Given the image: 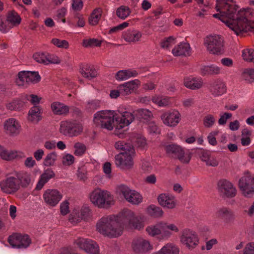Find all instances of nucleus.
I'll use <instances>...</instances> for the list:
<instances>
[{
    "instance_id": "obj_1",
    "label": "nucleus",
    "mask_w": 254,
    "mask_h": 254,
    "mask_svg": "<svg viewBox=\"0 0 254 254\" xmlns=\"http://www.w3.org/2000/svg\"><path fill=\"white\" fill-rule=\"evenodd\" d=\"M215 8L218 13L213 17L224 23L236 35L254 31V10L239 8L235 0H216Z\"/></svg>"
},
{
    "instance_id": "obj_2",
    "label": "nucleus",
    "mask_w": 254,
    "mask_h": 254,
    "mask_svg": "<svg viewBox=\"0 0 254 254\" xmlns=\"http://www.w3.org/2000/svg\"><path fill=\"white\" fill-rule=\"evenodd\" d=\"M144 217L137 215L130 210H126L118 215L102 217L96 224L97 231L102 235L115 238L120 236L124 229L128 230H141L144 228Z\"/></svg>"
},
{
    "instance_id": "obj_3",
    "label": "nucleus",
    "mask_w": 254,
    "mask_h": 254,
    "mask_svg": "<svg viewBox=\"0 0 254 254\" xmlns=\"http://www.w3.org/2000/svg\"><path fill=\"white\" fill-rule=\"evenodd\" d=\"M133 119L132 113L124 111L120 108L117 112L112 110H102L96 112L94 116L93 122L97 126L109 130L114 128L120 130L130 125Z\"/></svg>"
},
{
    "instance_id": "obj_4",
    "label": "nucleus",
    "mask_w": 254,
    "mask_h": 254,
    "mask_svg": "<svg viewBox=\"0 0 254 254\" xmlns=\"http://www.w3.org/2000/svg\"><path fill=\"white\" fill-rule=\"evenodd\" d=\"M146 234L150 237L156 238L159 241L167 240L173 234L179 232L178 225L174 223L161 221L148 225L145 228Z\"/></svg>"
},
{
    "instance_id": "obj_5",
    "label": "nucleus",
    "mask_w": 254,
    "mask_h": 254,
    "mask_svg": "<svg viewBox=\"0 0 254 254\" xmlns=\"http://www.w3.org/2000/svg\"><path fill=\"white\" fill-rule=\"evenodd\" d=\"M90 202L100 208H108L115 203L114 196L111 193L100 188L93 190L89 194Z\"/></svg>"
},
{
    "instance_id": "obj_6",
    "label": "nucleus",
    "mask_w": 254,
    "mask_h": 254,
    "mask_svg": "<svg viewBox=\"0 0 254 254\" xmlns=\"http://www.w3.org/2000/svg\"><path fill=\"white\" fill-rule=\"evenodd\" d=\"M204 45L211 54L220 55L224 52L223 40L218 35H210L204 39Z\"/></svg>"
},
{
    "instance_id": "obj_7",
    "label": "nucleus",
    "mask_w": 254,
    "mask_h": 254,
    "mask_svg": "<svg viewBox=\"0 0 254 254\" xmlns=\"http://www.w3.org/2000/svg\"><path fill=\"white\" fill-rule=\"evenodd\" d=\"M60 132L63 135L72 137L79 135L83 131L81 124L70 121H63L60 123Z\"/></svg>"
},
{
    "instance_id": "obj_8",
    "label": "nucleus",
    "mask_w": 254,
    "mask_h": 254,
    "mask_svg": "<svg viewBox=\"0 0 254 254\" xmlns=\"http://www.w3.org/2000/svg\"><path fill=\"white\" fill-rule=\"evenodd\" d=\"M117 192L129 203L133 205H138L142 201V195L137 191L130 189L124 185H121L117 188Z\"/></svg>"
},
{
    "instance_id": "obj_9",
    "label": "nucleus",
    "mask_w": 254,
    "mask_h": 254,
    "mask_svg": "<svg viewBox=\"0 0 254 254\" xmlns=\"http://www.w3.org/2000/svg\"><path fill=\"white\" fill-rule=\"evenodd\" d=\"M180 242L188 249H194L199 243V239L196 233L190 229L182 230L180 236Z\"/></svg>"
},
{
    "instance_id": "obj_10",
    "label": "nucleus",
    "mask_w": 254,
    "mask_h": 254,
    "mask_svg": "<svg viewBox=\"0 0 254 254\" xmlns=\"http://www.w3.org/2000/svg\"><path fill=\"white\" fill-rule=\"evenodd\" d=\"M134 149H130L129 151L122 152L115 156V164L117 167L121 169H130L134 164Z\"/></svg>"
},
{
    "instance_id": "obj_11",
    "label": "nucleus",
    "mask_w": 254,
    "mask_h": 254,
    "mask_svg": "<svg viewBox=\"0 0 254 254\" xmlns=\"http://www.w3.org/2000/svg\"><path fill=\"white\" fill-rule=\"evenodd\" d=\"M253 177L249 173L242 177L239 182V187L242 194L246 197L251 198L254 195V183Z\"/></svg>"
},
{
    "instance_id": "obj_12",
    "label": "nucleus",
    "mask_w": 254,
    "mask_h": 254,
    "mask_svg": "<svg viewBox=\"0 0 254 254\" xmlns=\"http://www.w3.org/2000/svg\"><path fill=\"white\" fill-rule=\"evenodd\" d=\"M21 18L18 14L14 11L8 13L6 20L0 16V30L3 33L7 32L14 26L20 24Z\"/></svg>"
},
{
    "instance_id": "obj_13",
    "label": "nucleus",
    "mask_w": 254,
    "mask_h": 254,
    "mask_svg": "<svg viewBox=\"0 0 254 254\" xmlns=\"http://www.w3.org/2000/svg\"><path fill=\"white\" fill-rule=\"evenodd\" d=\"M8 242L12 248L18 249H25L31 243L28 235L20 233H15L10 236Z\"/></svg>"
},
{
    "instance_id": "obj_14",
    "label": "nucleus",
    "mask_w": 254,
    "mask_h": 254,
    "mask_svg": "<svg viewBox=\"0 0 254 254\" xmlns=\"http://www.w3.org/2000/svg\"><path fill=\"white\" fill-rule=\"evenodd\" d=\"M132 250L137 254H144L153 250L150 241L142 237L134 238L131 243Z\"/></svg>"
},
{
    "instance_id": "obj_15",
    "label": "nucleus",
    "mask_w": 254,
    "mask_h": 254,
    "mask_svg": "<svg viewBox=\"0 0 254 254\" xmlns=\"http://www.w3.org/2000/svg\"><path fill=\"white\" fill-rule=\"evenodd\" d=\"M163 124L167 127H175L181 120V115L177 110H171L163 112L160 116Z\"/></svg>"
},
{
    "instance_id": "obj_16",
    "label": "nucleus",
    "mask_w": 254,
    "mask_h": 254,
    "mask_svg": "<svg viewBox=\"0 0 254 254\" xmlns=\"http://www.w3.org/2000/svg\"><path fill=\"white\" fill-rule=\"evenodd\" d=\"M76 245L86 253L91 254H99V247L94 241L83 238H79L75 241Z\"/></svg>"
},
{
    "instance_id": "obj_17",
    "label": "nucleus",
    "mask_w": 254,
    "mask_h": 254,
    "mask_svg": "<svg viewBox=\"0 0 254 254\" xmlns=\"http://www.w3.org/2000/svg\"><path fill=\"white\" fill-rule=\"evenodd\" d=\"M90 214V209L89 207L86 206H76L70 213L69 220L73 224H75L82 220L88 218Z\"/></svg>"
},
{
    "instance_id": "obj_18",
    "label": "nucleus",
    "mask_w": 254,
    "mask_h": 254,
    "mask_svg": "<svg viewBox=\"0 0 254 254\" xmlns=\"http://www.w3.org/2000/svg\"><path fill=\"white\" fill-rule=\"evenodd\" d=\"M2 127L4 133L11 136H17L21 131L19 122L13 118L5 120L3 123Z\"/></svg>"
},
{
    "instance_id": "obj_19",
    "label": "nucleus",
    "mask_w": 254,
    "mask_h": 254,
    "mask_svg": "<svg viewBox=\"0 0 254 254\" xmlns=\"http://www.w3.org/2000/svg\"><path fill=\"white\" fill-rule=\"evenodd\" d=\"M43 198L47 205L54 207L61 201L63 198V195L57 189H49L44 192Z\"/></svg>"
},
{
    "instance_id": "obj_20",
    "label": "nucleus",
    "mask_w": 254,
    "mask_h": 254,
    "mask_svg": "<svg viewBox=\"0 0 254 254\" xmlns=\"http://www.w3.org/2000/svg\"><path fill=\"white\" fill-rule=\"evenodd\" d=\"M218 190L224 197L232 198L236 196L237 190L234 185L227 180H220L218 183Z\"/></svg>"
},
{
    "instance_id": "obj_21",
    "label": "nucleus",
    "mask_w": 254,
    "mask_h": 254,
    "mask_svg": "<svg viewBox=\"0 0 254 254\" xmlns=\"http://www.w3.org/2000/svg\"><path fill=\"white\" fill-rule=\"evenodd\" d=\"M157 200L162 207L168 209H174L177 205V200L175 196L168 193L159 194L158 196Z\"/></svg>"
},
{
    "instance_id": "obj_22",
    "label": "nucleus",
    "mask_w": 254,
    "mask_h": 254,
    "mask_svg": "<svg viewBox=\"0 0 254 254\" xmlns=\"http://www.w3.org/2000/svg\"><path fill=\"white\" fill-rule=\"evenodd\" d=\"M19 183L15 177H9L0 183V188L4 192L11 193L19 188Z\"/></svg>"
},
{
    "instance_id": "obj_23",
    "label": "nucleus",
    "mask_w": 254,
    "mask_h": 254,
    "mask_svg": "<svg viewBox=\"0 0 254 254\" xmlns=\"http://www.w3.org/2000/svg\"><path fill=\"white\" fill-rule=\"evenodd\" d=\"M25 157L23 152L15 150H7L0 146V157L5 160L10 161L14 159L22 158Z\"/></svg>"
},
{
    "instance_id": "obj_24",
    "label": "nucleus",
    "mask_w": 254,
    "mask_h": 254,
    "mask_svg": "<svg viewBox=\"0 0 254 254\" xmlns=\"http://www.w3.org/2000/svg\"><path fill=\"white\" fill-rule=\"evenodd\" d=\"M203 84L202 79L200 77L190 75L184 79V86L190 89L195 90L202 87Z\"/></svg>"
},
{
    "instance_id": "obj_25",
    "label": "nucleus",
    "mask_w": 254,
    "mask_h": 254,
    "mask_svg": "<svg viewBox=\"0 0 254 254\" xmlns=\"http://www.w3.org/2000/svg\"><path fill=\"white\" fill-rule=\"evenodd\" d=\"M55 176V173L51 168H48L44 170L43 173L40 175L39 180L36 184L35 189L36 190H41L44 185L48 183L51 179L54 178Z\"/></svg>"
},
{
    "instance_id": "obj_26",
    "label": "nucleus",
    "mask_w": 254,
    "mask_h": 254,
    "mask_svg": "<svg viewBox=\"0 0 254 254\" xmlns=\"http://www.w3.org/2000/svg\"><path fill=\"white\" fill-rule=\"evenodd\" d=\"M139 84L140 81L138 79H134L120 85L118 88L121 94L127 95L136 90Z\"/></svg>"
},
{
    "instance_id": "obj_27",
    "label": "nucleus",
    "mask_w": 254,
    "mask_h": 254,
    "mask_svg": "<svg viewBox=\"0 0 254 254\" xmlns=\"http://www.w3.org/2000/svg\"><path fill=\"white\" fill-rule=\"evenodd\" d=\"M172 53L174 56H190L191 53V49L189 43L183 42L172 49Z\"/></svg>"
},
{
    "instance_id": "obj_28",
    "label": "nucleus",
    "mask_w": 254,
    "mask_h": 254,
    "mask_svg": "<svg viewBox=\"0 0 254 254\" xmlns=\"http://www.w3.org/2000/svg\"><path fill=\"white\" fill-rule=\"evenodd\" d=\"M142 34L135 29H128L123 33V38L128 43H136L140 41Z\"/></svg>"
},
{
    "instance_id": "obj_29",
    "label": "nucleus",
    "mask_w": 254,
    "mask_h": 254,
    "mask_svg": "<svg viewBox=\"0 0 254 254\" xmlns=\"http://www.w3.org/2000/svg\"><path fill=\"white\" fill-rule=\"evenodd\" d=\"M138 72L133 69H123L118 71L115 77L118 81H122L137 76Z\"/></svg>"
},
{
    "instance_id": "obj_30",
    "label": "nucleus",
    "mask_w": 254,
    "mask_h": 254,
    "mask_svg": "<svg viewBox=\"0 0 254 254\" xmlns=\"http://www.w3.org/2000/svg\"><path fill=\"white\" fill-rule=\"evenodd\" d=\"M210 91L214 96L218 97L226 93V87L222 81L217 80L211 84Z\"/></svg>"
},
{
    "instance_id": "obj_31",
    "label": "nucleus",
    "mask_w": 254,
    "mask_h": 254,
    "mask_svg": "<svg viewBox=\"0 0 254 254\" xmlns=\"http://www.w3.org/2000/svg\"><path fill=\"white\" fill-rule=\"evenodd\" d=\"M79 72L85 78L91 79L95 77L97 75L96 69L91 65L88 64H82L80 66Z\"/></svg>"
},
{
    "instance_id": "obj_32",
    "label": "nucleus",
    "mask_w": 254,
    "mask_h": 254,
    "mask_svg": "<svg viewBox=\"0 0 254 254\" xmlns=\"http://www.w3.org/2000/svg\"><path fill=\"white\" fill-rule=\"evenodd\" d=\"M27 119L33 124H37L41 119V109L39 106H34L29 111Z\"/></svg>"
},
{
    "instance_id": "obj_33",
    "label": "nucleus",
    "mask_w": 254,
    "mask_h": 254,
    "mask_svg": "<svg viewBox=\"0 0 254 254\" xmlns=\"http://www.w3.org/2000/svg\"><path fill=\"white\" fill-rule=\"evenodd\" d=\"M15 176L19 183V186L21 185L23 187H27L32 182L31 173L26 171L16 172Z\"/></svg>"
},
{
    "instance_id": "obj_34",
    "label": "nucleus",
    "mask_w": 254,
    "mask_h": 254,
    "mask_svg": "<svg viewBox=\"0 0 254 254\" xmlns=\"http://www.w3.org/2000/svg\"><path fill=\"white\" fill-rule=\"evenodd\" d=\"M51 106L53 112L56 115H65L69 111V108L68 106L59 102L53 103Z\"/></svg>"
},
{
    "instance_id": "obj_35",
    "label": "nucleus",
    "mask_w": 254,
    "mask_h": 254,
    "mask_svg": "<svg viewBox=\"0 0 254 254\" xmlns=\"http://www.w3.org/2000/svg\"><path fill=\"white\" fill-rule=\"evenodd\" d=\"M58 159V154L56 152H51L46 154L43 159L42 165L45 167H51L55 165Z\"/></svg>"
},
{
    "instance_id": "obj_36",
    "label": "nucleus",
    "mask_w": 254,
    "mask_h": 254,
    "mask_svg": "<svg viewBox=\"0 0 254 254\" xmlns=\"http://www.w3.org/2000/svg\"><path fill=\"white\" fill-rule=\"evenodd\" d=\"M73 153L78 157L83 156L87 152V146L83 142H76L73 145Z\"/></svg>"
},
{
    "instance_id": "obj_37",
    "label": "nucleus",
    "mask_w": 254,
    "mask_h": 254,
    "mask_svg": "<svg viewBox=\"0 0 254 254\" xmlns=\"http://www.w3.org/2000/svg\"><path fill=\"white\" fill-rule=\"evenodd\" d=\"M147 213L153 218H160L164 214L162 209L154 205H151L147 207Z\"/></svg>"
},
{
    "instance_id": "obj_38",
    "label": "nucleus",
    "mask_w": 254,
    "mask_h": 254,
    "mask_svg": "<svg viewBox=\"0 0 254 254\" xmlns=\"http://www.w3.org/2000/svg\"><path fill=\"white\" fill-rule=\"evenodd\" d=\"M134 145L137 148L143 149L147 147V142L145 138L140 134H136L132 139Z\"/></svg>"
},
{
    "instance_id": "obj_39",
    "label": "nucleus",
    "mask_w": 254,
    "mask_h": 254,
    "mask_svg": "<svg viewBox=\"0 0 254 254\" xmlns=\"http://www.w3.org/2000/svg\"><path fill=\"white\" fill-rule=\"evenodd\" d=\"M28 71H21L17 75L16 83L19 86H25L28 84Z\"/></svg>"
},
{
    "instance_id": "obj_40",
    "label": "nucleus",
    "mask_w": 254,
    "mask_h": 254,
    "mask_svg": "<svg viewBox=\"0 0 254 254\" xmlns=\"http://www.w3.org/2000/svg\"><path fill=\"white\" fill-rule=\"evenodd\" d=\"M25 104V101L23 99V96L20 99L13 100L6 105V107L10 110H18Z\"/></svg>"
},
{
    "instance_id": "obj_41",
    "label": "nucleus",
    "mask_w": 254,
    "mask_h": 254,
    "mask_svg": "<svg viewBox=\"0 0 254 254\" xmlns=\"http://www.w3.org/2000/svg\"><path fill=\"white\" fill-rule=\"evenodd\" d=\"M182 148L176 144H170L165 147L166 153L172 156L177 157L178 155L182 151Z\"/></svg>"
},
{
    "instance_id": "obj_42",
    "label": "nucleus",
    "mask_w": 254,
    "mask_h": 254,
    "mask_svg": "<svg viewBox=\"0 0 254 254\" xmlns=\"http://www.w3.org/2000/svg\"><path fill=\"white\" fill-rule=\"evenodd\" d=\"M241 77L248 83L254 82V68L245 69L242 73Z\"/></svg>"
},
{
    "instance_id": "obj_43",
    "label": "nucleus",
    "mask_w": 254,
    "mask_h": 254,
    "mask_svg": "<svg viewBox=\"0 0 254 254\" xmlns=\"http://www.w3.org/2000/svg\"><path fill=\"white\" fill-rule=\"evenodd\" d=\"M102 10L100 8L95 9L91 13L89 22L90 24L92 25H96L97 24L101 18Z\"/></svg>"
},
{
    "instance_id": "obj_44",
    "label": "nucleus",
    "mask_w": 254,
    "mask_h": 254,
    "mask_svg": "<svg viewBox=\"0 0 254 254\" xmlns=\"http://www.w3.org/2000/svg\"><path fill=\"white\" fill-rule=\"evenodd\" d=\"M152 100L153 103L159 107L166 106L170 103V98L168 97L155 96L152 98Z\"/></svg>"
},
{
    "instance_id": "obj_45",
    "label": "nucleus",
    "mask_w": 254,
    "mask_h": 254,
    "mask_svg": "<svg viewBox=\"0 0 254 254\" xmlns=\"http://www.w3.org/2000/svg\"><path fill=\"white\" fill-rule=\"evenodd\" d=\"M130 13V10L128 7L122 5L117 8L116 14L118 17L122 19L127 18Z\"/></svg>"
},
{
    "instance_id": "obj_46",
    "label": "nucleus",
    "mask_w": 254,
    "mask_h": 254,
    "mask_svg": "<svg viewBox=\"0 0 254 254\" xmlns=\"http://www.w3.org/2000/svg\"><path fill=\"white\" fill-rule=\"evenodd\" d=\"M23 99L25 101V103L29 102L34 106H37L40 103L41 98L35 94H25L23 95Z\"/></svg>"
},
{
    "instance_id": "obj_47",
    "label": "nucleus",
    "mask_w": 254,
    "mask_h": 254,
    "mask_svg": "<svg viewBox=\"0 0 254 254\" xmlns=\"http://www.w3.org/2000/svg\"><path fill=\"white\" fill-rule=\"evenodd\" d=\"M177 157L181 162L188 163L190 160L191 154L189 151H185L182 148V151L179 153Z\"/></svg>"
},
{
    "instance_id": "obj_48",
    "label": "nucleus",
    "mask_w": 254,
    "mask_h": 254,
    "mask_svg": "<svg viewBox=\"0 0 254 254\" xmlns=\"http://www.w3.org/2000/svg\"><path fill=\"white\" fill-rule=\"evenodd\" d=\"M176 43V38L174 36H170L164 38L161 42V47L168 49Z\"/></svg>"
},
{
    "instance_id": "obj_49",
    "label": "nucleus",
    "mask_w": 254,
    "mask_h": 254,
    "mask_svg": "<svg viewBox=\"0 0 254 254\" xmlns=\"http://www.w3.org/2000/svg\"><path fill=\"white\" fill-rule=\"evenodd\" d=\"M51 43L59 48L67 49L69 47V43L65 40H61L55 38L52 39Z\"/></svg>"
},
{
    "instance_id": "obj_50",
    "label": "nucleus",
    "mask_w": 254,
    "mask_h": 254,
    "mask_svg": "<svg viewBox=\"0 0 254 254\" xmlns=\"http://www.w3.org/2000/svg\"><path fill=\"white\" fill-rule=\"evenodd\" d=\"M242 57L247 62L254 63V50L252 49H246L243 51Z\"/></svg>"
},
{
    "instance_id": "obj_51",
    "label": "nucleus",
    "mask_w": 254,
    "mask_h": 254,
    "mask_svg": "<svg viewBox=\"0 0 254 254\" xmlns=\"http://www.w3.org/2000/svg\"><path fill=\"white\" fill-rule=\"evenodd\" d=\"M138 118L147 120L152 117V114L150 111L146 109H140L134 112Z\"/></svg>"
},
{
    "instance_id": "obj_52",
    "label": "nucleus",
    "mask_w": 254,
    "mask_h": 254,
    "mask_svg": "<svg viewBox=\"0 0 254 254\" xmlns=\"http://www.w3.org/2000/svg\"><path fill=\"white\" fill-rule=\"evenodd\" d=\"M102 42V40L95 38L85 39L83 40V45L85 47H99Z\"/></svg>"
},
{
    "instance_id": "obj_53",
    "label": "nucleus",
    "mask_w": 254,
    "mask_h": 254,
    "mask_svg": "<svg viewBox=\"0 0 254 254\" xmlns=\"http://www.w3.org/2000/svg\"><path fill=\"white\" fill-rule=\"evenodd\" d=\"M74 161L75 157L70 153H64L62 157V164L64 166H71Z\"/></svg>"
},
{
    "instance_id": "obj_54",
    "label": "nucleus",
    "mask_w": 254,
    "mask_h": 254,
    "mask_svg": "<svg viewBox=\"0 0 254 254\" xmlns=\"http://www.w3.org/2000/svg\"><path fill=\"white\" fill-rule=\"evenodd\" d=\"M28 84L36 83L40 81L41 77L38 72L28 71Z\"/></svg>"
},
{
    "instance_id": "obj_55",
    "label": "nucleus",
    "mask_w": 254,
    "mask_h": 254,
    "mask_svg": "<svg viewBox=\"0 0 254 254\" xmlns=\"http://www.w3.org/2000/svg\"><path fill=\"white\" fill-rule=\"evenodd\" d=\"M115 148L118 150H122L123 152L129 151L130 149H134L131 145L126 143L122 141H118L115 144Z\"/></svg>"
},
{
    "instance_id": "obj_56",
    "label": "nucleus",
    "mask_w": 254,
    "mask_h": 254,
    "mask_svg": "<svg viewBox=\"0 0 254 254\" xmlns=\"http://www.w3.org/2000/svg\"><path fill=\"white\" fill-rule=\"evenodd\" d=\"M215 123V118L213 115H206L203 119V125L205 127L210 128L213 126Z\"/></svg>"
},
{
    "instance_id": "obj_57",
    "label": "nucleus",
    "mask_w": 254,
    "mask_h": 254,
    "mask_svg": "<svg viewBox=\"0 0 254 254\" xmlns=\"http://www.w3.org/2000/svg\"><path fill=\"white\" fill-rule=\"evenodd\" d=\"M251 132L248 129H244L242 131L241 138V144L243 146H248L251 143L250 136Z\"/></svg>"
},
{
    "instance_id": "obj_58",
    "label": "nucleus",
    "mask_w": 254,
    "mask_h": 254,
    "mask_svg": "<svg viewBox=\"0 0 254 254\" xmlns=\"http://www.w3.org/2000/svg\"><path fill=\"white\" fill-rule=\"evenodd\" d=\"M67 13V9L65 7H62L57 11L55 15V19L58 21H61L63 23L65 22V19L64 18Z\"/></svg>"
},
{
    "instance_id": "obj_59",
    "label": "nucleus",
    "mask_w": 254,
    "mask_h": 254,
    "mask_svg": "<svg viewBox=\"0 0 254 254\" xmlns=\"http://www.w3.org/2000/svg\"><path fill=\"white\" fill-rule=\"evenodd\" d=\"M238 254H254V242L246 244L243 250L238 252Z\"/></svg>"
},
{
    "instance_id": "obj_60",
    "label": "nucleus",
    "mask_w": 254,
    "mask_h": 254,
    "mask_svg": "<svg viewBox=\"0 0 254 254\" xmlns=\"http://www.w3.org/2000/svg\"><path fill=\"white\" fill-rule=\"evenodd\" d=\"M219 133L218 129H216L210 132L207 136V140L210 144L213 146H215L217 144V141L216 139V136L218 135Z\"/></svg>"
},
{
    "instance_id": "obj_61",
    "label": "nucleus",
    "mask_w": 254,
    "mask_h": 254,
    "mask_svg": "<svg viewBox=\"0 0 254 254\" xmlns=\"http://www.w3.org/2000/svg\"><path fill=\"white\" fill-rule=\"evenodd\" d=\"M232 117V114L229 112L221 113L220 114V118L218 120V124L220 126L225 125L227 121Z\"/></svg>"
},
{
    "instance_id": "obj_62",
    "label": "nucleus",
    "mask_w": 254,
    "mask_h": 254,
    "mask_svg": "<svg viewBox=\"0 0 254 254\" xmlns=\"http://www.w3.org/2000/svg\"><path fill=\"white\" fill-rule=\"evenodd\" d=\"M34 60L37 63L45 64L46 59V53L43 52H37L33 56Z\"/></svg>"
},
{
    "instance_id": "obj_63",
    "label": "nucleus",
    "mask_w": 254,
    "mask_h": 254,
    "mask_svg": "<svg viewBox=\"0 0 254 254\" xmlns=\"http://www.w3.org/2000/svg\"><path fill=\"white\" fill-rule=\"evenodd\" d=\"M60 60L59 58L54 55H49L46 54V59L45 61V64L47 65L50 64H57L60 63Z\"/></svg>"
},
{
    "instance_id": "obj_64",
    "label": "nucleus",
    "mask_w": 254,
    "mask_h": 254,
    "mask_svg": "<svg viewBox=\"0 0 254 254\" xmlns=\"http://www.w3.org/2000/svg\"><path fill=\"white\" fill-rule=\"evenodd\" d=\"M244 212L250 216L254 215V201L249 203L248 205L243 206Z\"/></svg>"
}]
</instances>
